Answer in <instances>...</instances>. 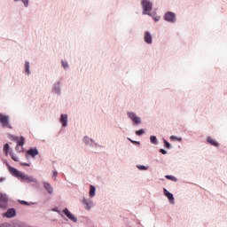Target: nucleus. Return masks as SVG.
Segmentation results:
<instances>
[{
    "label": "nucleus",
    "mask_w": 227,
    "mask_h": 227,
    "mask_svg": "<svg viewBox=\"0 0 227 227\" xmlns=\"http://www.w3.org/2000/svg\"><path fill=\"white\" fill-rule=\"evenodd\" d=\"M4 163L5 164L6 168H8V171L10 175L14 176L15 178H18L20 182L26 183V184H31V187H34L35 189H40V181L34 177L33 176H29L19 169H17L15 167H12L10 165V162L8 160H4Z\"/></svg>",
    "instance_id": "f257e3e1"
},
{
    "label": "nucleus",
    "mask_w": 227,
    "mask_h": 227,
    "mask_svg": "<svg viewBox=\"0 0 227 227\" xmlns=\"http://www.w3.org/2000/svg\"><path fill=\"white\" fill-rule=\"evenodd\" d=\"M9 137L11 141H14V143H16L15 150L17 152H19V148L20 147L21 150H24V145H26V137H24V136L18 137L15 135L9 134Z\"/></svg>",
    "instance_id": "f03ea898"
},
{
    "label": "nucleus",
    "mask_w": 227,
    "mask_h": 227,
    "mask_svg": "<svg viewBox=\"0 0 227 227\" xmlns=\"http://www.w3.org/2000/svg\"><path fill=\"white\" fill-rule=\"evenodd\" d=\"M0 127H2V129H9L10 130H13V126H12L10 115L0 113Z\"/></svg>",
    "instance_id": "7ed1b4c3"
},
{
    "label": "nucleus",
    "mask_w": 227,
    "mask_h": 227,
    "mask_svg": "<svg viewBox=\"0 0 227 227\" xmlns=\"http://www.w3.org/2000/svg\"><path fill=\"white\" fill-rule=\"evenodd\" d=\"M140 6L142 8V15H145L153 10V2L151 0H140Z\"/></svg>",
    "instance_id": "20e7f679"
},
{
    "label": "nucleus",
    "mask_w": 227,
    "mask_h": 227,
    "mask_svg": "<svg viewBox=\"0 0 227 227\" xmlns=\"http://www.w3.org/2000/svg\"><path fill=\"white\" fill-rule=\"evenodd\" d=\"M127 116L128 118L130 119V121H132V125L134 127H139V125H141L142 121H141V117L137 116V114L135 112H127Z\"/></svg>",
    "instance_id": "39448f33"
},
{
    "label": "nucleus",
    "mask_w": 227,
    "mask_h": 227,
    "mask_svg": "<svg viewBox=\"0 0 227 227\" xmlns=\"http://www.w3.org/2000/svg\"><path fill=\"white\" fill-rule=\"evenodd\" d=\"M163 20L168 22V24H175L176 23V13L171 11H168L163 15Z\"/></svg>",
    "instance_id": "423d86ee"
},
{
    "label": "nucleus",
    "mask_w": 227,
    "mask_h": 227,
    "mask_svg": "<svg viewBox=\"0 0 227 227\" xmlns=\"http://www.w3.org/2000/svg\"><path fill=\"white\" fill-rule=\"evenodd\" d=\"M9 201L10 198L8 197V194L0 192V208H2V210H6L8 208Z\"/></svg>",
    "instance_id": "0eeeda50"
},
{
    "label": "nucleus",
    "mask_w": 227,
    "mask_h": 227,
    "mask_svg": "<svg viewBox=\"0 0 227 227\" xmlns=\"http://www.w3.org/2000/svg\"><path fill=\"white\" fill-rule=\"evenodd\" d=\"M62 214L65 215V217H67V219H69V221H72V223H77V216H75V215H74V213H72L68 207H64L62 209Z\"/></svg>",
    "instance_id": "6e6552de"
},
{
    "label": "nucleus",
    "mask_w": 227,
    "mask_h": 227,
    "mask_svg": "<svg viewBox=\"0 0 227 227\" xmlns=\"http://www.w3.org/2000/svg\"><path fill=\"white\" fill-rule=\"evenodd\" d=\"M37 155H40V152L38 151L37 147H29L26 153V158L28 159L32 157V159H36Z\"/></svg>",
    "instance_id": "1a4fd4ad"
},
{
    "label": "nucleus",
    "mask_w": 227,
    "mask_h": 227,
    "mask_svg": "<svg viewBox=\"0 0 227 227\" xmlns=\"http://www.w3.org/2000/svg\"><path fill=\"white\" fill-rule=\"evenodd\" d=\"M51 93H54V95H58V97H60V95H61V82L58 81L57 82L52 84Z\"/></svg>",
    "instance_id": "9d476101"
},
{
    "label": "nucleus",
    "mask_w": 227,
    "mask_h": 227,
    "mask_svg": "<svg viewBox=\"0 0 227 227\" xmlns=\"http://www.w3.org/2000/svg\"><path fill=\"white\" fill-rule=\"evenodd\" d=\"M3 217H6L7 219L17 217V209L15 207H9Z\"/></svg>",
    "instance_id": "9b49d317"
},
{
    "label": "nucleus",
    "mask_w": 227,
    "mask_h": 227,
    "mask_svg": "<svg viewBox=\"0 0 227 227\" xmlns=\"http://www.w3.org/2000/svg\"><path fill=\"white\" fill-rule=\"evenodd\" d=\"M144 42L147 45H152V43H153V35H152L150 31H145L144 33Z\"/></svg>",
    "instance_id": "f8f14e48"
},
{
    "label": "nucleus",
    "mask_w": 227,
    "mask_h": 227,
    "mask_svg": "<svg viewBox=\"0 0 227 227\" xmlns=\"http://www.w3.org/2000/svg\"><path fill=\"white\" fill-rule=\"evenodd\" d=\"M59 123L63 129H67V127H68V114H61L59 117Z\"/></svg>",
    "instance_id": "ddd939ff"
},
{
    "label": "nucleus",
    "mask_w": 227,
    "mask_h": 227,
    "mask_svg": "<svg viewBox=\"0 0 227 227\" xmlns=\"http://www.w3.org/2000/svg\"><path fill=\"white\" fill-rule=\"evenodd\" d=\"M163 194L166 198H168L170 205H175V195H173V193L168 191V189L163 188Z\"/></svg>",
    "instance_id": "4468645a"
},
{
    "label": "nucleus",
    "mask_w": 227,
    "mask_h": 227,
    "mask_svg": "<svg viewBox=\"0 0 227 227\" xmlns=\"http://www.w3.org/2000/svg\"><path fill=\"white\" fill-rule=\"evenodd\" d=\"M42 184L46 192H48L50 195L54 194V188L52 187V185H51V183L47 181H43Z\"/></svg>",
    "instance_id": "2eb2a0df"
},
{
    "label": "nucleus",
    "mask_w": 227,
    "mask_h": 227,
    "mask_svg": "<svg viewBox=\"0 0 227 227\" xmlns=\"http://www.w3.org/2000/svg\"><path fill=\"white\" fill-rule=\"evenodd\" d=\"M82 205H84V208L85 210H91V208H93L94 204H93V200L86 199L85 197L82 198Z\"/></svg>",
    "instance_id": "dca6fc26"
},
{
    "label": "nucleus",
    "mask_w": 227,
    "mask_h": 227,
    "mask_svg": "<svg viewBox=\"0 0 227 227\" xmlns=\"http://www.w3.org/2000/svg\"><path fill=\"white\" fill-rule=\"evenodd\" d=\"M206 143L211 146H215V148H219V146H221V144H219L217 140L212 138L210 136L206 137Z\"/></svg>",
    "instance_id": "f3484780"
},
{
    "label": "nucleus",
    "mask_w": 227,
    "mask_h": 227,
    "mask_svg": "<svg viewBox=\"0 0 227 227\" xmlns=\"http://www.w3.org/2000/svg\"><path fill=\"white\" fill-rule=\"evenodd\" d=\"M82 141L84 145H86V146H90V148H93V143H94L93 138H90V137L85 136L83 137Z\"/></svg>",
    "instance_id": "a211bd4d"
},
{
    "label": "nucleus",
    "mask_w": 227,
    "mask_h": 227,
    "mask_svg": "<svg viewBox=\"0 0 227 227\" xmlns=\"http://www.w3.org/2000/svg\"><path fill=\"white\" fill-rule=\"evenodd\" d=\"M89 196L90 198H95V196H97V187L93 184L90 185Z\"/></svg>",
    "instance_id": "6ab92c4d"
},
{
    "label": "nucleus",
    "mask_w": 227,
    "mask_h": 227,
    "mask_svg": "<svg viewBox=\"0 0 227 227\" xmlns=\"http://www.w3.org/2000/svg\"><path fill=\"white\" fill-rule=\"evenodd\" d=\"M10 227H26V223L19 221V220H14L12 221V223H11Z\"/></svg>",
    "instance_id": "aec40b11"
},
{
    "label": "nucleus",
    "mask_w": 227,
    "mask_h": 227,
    "mask_svg": "<svg viewBox=\"0 0 227 227\" xmlns=\"http://www.w3.org/2000/svg\"><path fill=\"white\" fill-rule=\"evenodd\" d=\"M51 212H57V214H59V215H60V217H62V219H64V221H68V219H67V217H65L63 211L59 210V208H58V207H53L51 209Z\"/></svg>",
    "instance_id": "412c9836"
},
{
    "label": "nucleus",
    "mask_w": 227,
    "mask_h": 227,
    "mask_svg": "<svg viewBox=\"0 0 227 227\" xmlns=\"http://www.w3.org/2000/svg\"><path fill=\"white\" fill-rule=\"evenodd\" d=\"M151 145H154V146H157L159 145V139H157V136L151 135L149 137Z\"/></svg>",
    "instance_id": "4be33fe9"
},
{
    "label": "nucleus",
    "mask_w": 227,
    "mask_h": 227,
    "mask_svg": "<svg viewBox=\"0 0 227 227\" xmlns=\"http://www.w3.org/2000/svg\"><path fill=\"white\" fill-rule=\"evenodd\" d=\"M162 141H163V146L164 148H166V150H171L173 148V145H171V143L166 140V138L163 137Z\"/></svg>",
    "instance_id": "5701e85b"
},
{
    "label": "nucleus",
    "mask_w": 227,
    "mask_h": 227,
    "mask_svg": "<svg viewBox=\"0 0 227 227\" xmlns=\"http://www.w3.org/2000/svg\"><path fill=\"white\" fill-rule=\"evenodd\" d=\"M25 74H27V75H31V66L29 61L25 62Z\"/></svg>",
    "instance_id": "b1692460"
},
{
    "label": "nucleus",
    "mask_w": 227,
    "mask_h": 227,
    "mask_svg": "<svg viewBox=\"0 0 227 227\" xmlns=\"http://www.w3.org/2000/svg\"><path fill=\"white\" fill-rule=\"evenodd\" d=\"M17 201L20 205H25L26 207H31V205H35V202H27V200H18Z\"/></svg>",
    "instance_id": "393cba45"
},
{
    "label": "nucleus",
    "mask_w": 227,
    "mask_h": 227,
    "mask_svg": "<svg viewBox=\"0 0 227 227\" xmlns=\"http://www.w3.org/2000/svg\"><path fill=\"white\" fill-rule=\"evenodd\" d=\"M169 139H170V141H176L177 143H182V141H183L182 137H176L175 135H171L169 137Z\"/></svg>",
    "instance_id": "a878e982"
},
{
    "label": "nucleus",
    "mask_w": 227,
    "mask_h": 227,
    "mask_svg": "<svg viewBox=\"0 0 227 227\" xmlns=\"http://www.w3.org/2000/svg\"><path fill=\"white\" fill-rule=\"evenodd\" d=\"M4 152H5L6 157H8V154L10 155V144L6 143L4 145Z\"/></svg>",
    "instance_id": "bb28decb"
},
{
    "label": "nucleus",
    "mask_w": 227,
    "mask_h": 227,
    "mask_svg": "<svg viewBox=\"0 0 227 227\" xmlns=\"http://www.w3.org/2000/svg\"><path fill=\"white\" fill-rule=\"evenodd\" d=\"M136 136H138V137H141V136H145V134H146V131L145 130V129H140L138 130L135 131Z\"/></svg>",
    "instance_id": "cd10ccee"
},
{
    "label": "nucleus",
    "mask_w": 227,
    "mask_h": 227,
    "mask_svg": "<svg viewBox=\"0 0 227 227\" xmlns=\"http://www.w3.org/2000/svg\"><path fill=\"white\" fill-rule=\"evenodd\" d=\"M165 178L167 180H171V182H178V178H176V176H175L173 175H166Z\"/></svg>",
    "instance_id": "c85d7f7f"
},
{
    "label": "nucleus",
    "mask_w": 227,
    "mask_h": 227,
    "mask_svg": "<svg viewBox=\"0 0 227 227\" xmlns=\"http://www.w3.org/2000/svg\"><path fill=\"white\" fill-rule=\"evenodd\" d=\"M13 1H14V3L21 2L25 8L29 7V0H13Z\"/></svg>",
    "instance_id": "c756f323"
},
{
    "label": "nucleus",
    "mask_w": 227,
    "mask_h": 227,
    "mask_svg": "<svg viewBox=\"0 0 227 227\" xmlns=\"http://www.w3.org/2000/svg\"><path fill=\"white\" fill-rule=\"evenodd\" d=\"M137 168L139 169V171H148L150 168V167L146 165H137Z\"/></svg>",
    "instance_id": "7c9ffc66"
},
{
    "label": "nucleus",
    "mask_w": 227,
    "mask_h": 227,
    "mask_svg": "<svg viewBox=\"0 0 227 227\" xmlns=\"http://www.w3.org/2000/svg\"><path fill=\"white\" fill-rule=\"evenodd\" d=\"M145 15H147L148 17H151L152 19L153 18V17H157V11H153V12H152V11H149L146 14H145Z\"/></svg>",
    "instance_id": "2f4dec72"
},
{
    "label": "nucleus",
    "mask_w": 227,
    "mask_h": 227,
    "mask_svg": "<svg viewBox=\"0 0 227 227\" xmlns=\"http://www.w3.org/2000/svg\"><path fill=\"white\" fill-rule=\"evenodd\" d=\"M61 65H62L64 70H68V68H70V66L68 65L67 61L61 60Z\"/></svg>",
    "instance_id": "473e14b6"
},
{
    "label": "nucleus",
    "mask_w": 227,
    "mask_h": 227,
    "mask_svg": "<svg viewBox=\"0 0 227 227\" xmlns=\"http://www.w3.org/2000/svg\"><path fill=\"white\" fill-rule=\"evenodd\" d=\"M10 155H11L12 160H14V162H19V157L15 156V153H13V151L10 152Z\"/></svg>",
    "instance_id": "72a5a7b5"
},
{
    "label": "nucleus",
    "mask_w": 227,
    "mask_h": 227,
    "mask_svg": "<svg viewBox=\"0 0 227 227\" xmlns=\"http://www.w3.org/2000/svg\"><path fill=\"white\" fill-rule=\"evenodd\" d=\"M130 143L132 145H135V146H137L138 148L141 147V142L140 141H137V140H130Z\"/></svg>",
    "instance_id": "f704fd0d"
},
{
    "label": "nucleus",
    "mask_w": 227,
    "mask_h": 227,
    "mask_svg": "<svg viewBox=\"0 0 227 227\" xmlns=\"http://www.w3.org/2000/svg\"><path fill=\"white\" fill-rule=\"evenodd\" d=\"M159 153H161V155H168V151L166 149H159Z\"/></svg>",
    "instance_id": "c9c22d12"
},
{
    "label": "nucleus",
    "mask_w": 227,
    "mask_h": 227,
    "mask_svg": "<svg viewBox=\"0 0 227 227\" xmlns=\"http://www.w3.org/2000/svg\"><path fill=\"white\" fill-rule=\"evenodd\" d=\"M11 226H12V223L8 222L0 223V227H11Z\"/></svg>",
    "instance_id": "e433bc0d"
},
{
    "label": "nucleus",
    "mask_w": 227,
    "mask_h": 227,
    "mask_svg": "<svg viewBox=\"0 0 227 227\" xmlns=\"http://www.w3.org/2000/svg\"><path fill=\"white\" fill-rule=\"evenodd\" d=\"M153 20H154V22H159V20H160V16H154L153 17Z\"/></svg>",
    "instance_id": "4c0bfd02"
},
{
    "label": "nucleus",
    "mask_w": 227,
    "mask_h": 227,
    "mask_svg": "<svg viewBox=\"0 0 227 227\" xmlns=\"http://www.w3.org/2000/svg\"><path fill=\"white\" fill-rule=\"evenodd\" d=\"M20 164V166H25L27 168H29V166H31V164H29L27 162H22V161Z\"/></svg>",
    "instance_id": "58836bf2"
},
{
    "label": "nucleus",
    "mask_w": 227,
    "mask_h": 227,
    "mask_svg": "<svg viewBox=\"0 0 227 227\" xmlns=\"http://www.w3.org/2000/svg\"><path fill=\"white\" fill-rule=\"evenodd\" d=\"M52 176H53V178H56V176H58V170L52 171Z\"/></svg>",
    "instance_id": "ea45409f"
},
{
    "label": "nucleus",
    "mask_w": 227,
    "mask_h": 227,
    "mask_svg": "<svg viewBox=\"0 0 227 227\" xmlns=\"http://www.w3.org/2000/svg\"><path fill=\"white\" fill-rule=\"evenodd\" d=\"M3 182H6V177L0 176V184H3Z\"/></svg>",
    "instance_id": "a19ab883"
},
{
    "label": "nucleus",
    "mask_w": 227,
    "mask_h": 227,
    "mask_svg": "<svg viewBox=\"0 0 227 227\" xmlns=\"http://www.w3.org/2000/svg\"><path fill=\"white\" fill-rule=\"evenodd\" d=\"M93 146H98V148H102V145H98V143L95 142L93 143Z\"/></svg>",
    "instance_id": "79ce46f5"
},
{
    "label": "nucleus",
    "mask_w": 227,
    "mask_h": 227,
    "mask_svg": "<svg viewBox=\"0 0 227 227\" xmlns=\"http://www.w3.org/2000/svg\"><path fill=\"white\" fill-rule=\"evenodd\" d=\"M127 139H128V141H129V143H130V141H133L132 138H130L129 137H127Z\"/></svg>",
    "instance_id": "37998d69"
},
{
    "label": "nucleus",
    "mask_w": 227,
    "mask_h": 227,
    "mask_svg": "<svg viewBox=\"0 0 227 227\" xmlns=\"http://www.w3.org/2000/svg\"><path fill=\"white\" fill-rule=\"evenodd\" d=\"M19 152H20V153H21L22 150H21V151H19Z\"/></svg>",
    "instance_id": "c03bdc74"
}]
</instances>
